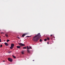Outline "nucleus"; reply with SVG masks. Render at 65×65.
Wrapping results in <instances>:
<instances>
[{
  "instance_id": "1",
  "label": "nucleus",
  "mask_w": 65,
  "mask_h": 65,
  "mask_svg": "<svg viewBox=\"0 0 65 65\" xmlns=\"http://www.w3.org/2000/svg\"><path fill=\"white\" fill-rule=\"evenodd\" d=\"M41 35H40V34L38 33L37 35L35 36L34 38H33V40L35 41H37L38 39H39V37H40Z\"/></svg>"
},
{
  "instance_id": "2",
  "label": "nucleus",
  "mask_w": 65,
  "mask_h": 65,
  "mask_svg": "<svg viewBox=\"0 0 65 65\" xmlns=\"http://www.w3.org/2000/svg\"><path fill=\"white\" fill-rule=\"evenodd\" d=\"M14 45L13 44H11V47H10V49H12Z\"/></svg>"
},
{
  "instance_id": "3",
  "label": "nucleus",
  "mask_w": 65,
  "mask_h": 65,
  "mask_svg": "<svg viewBox=\"0 0 65 65\" xmlns=\"http://www.w3.org/2000/svg\"><path fill=\"white\" fill-rule=\"evenodd\" d=\"M19 45H20L21 46H25V44H22L21 43H19Z\"/></svg>"
},
{
  "instance_id": "4",
  "label": "nucleus",
  "mask_w": 65,
  "mask_h": 65,
  "mask_svg": "<svg viewBox=\"0 0 65 65\" xmlns=\"http://www.w3.org/2000/svg\"><path fill=\"white\" fill-rule=\"evenodd\" d=\"M8 60L9 61H10V62H12V59L10 58H8Z\"/></svg>"
},
{
  "instance_id": "5",
  "label": "nucleus",
  "mask_w": 65,
  "mask_h": 65,
  "mask_svg": "<svg viewBox=\"0 0 65 65\" xmlns=\"http://www.w3.org/2000/svg\"><path fill=\"white\" fill-rule=\"evenodd\" d=\"M5 44L6 46H8V44L7 43H5Z\"/></svg>"
},
{
  "instance_id": "6",
  "label": "nucleus",
  "mask_w": 65,
  "mask_h": 65,
  "mask_svg": "<svg viewBox=\"0 0 65 65\" xmlns=\"http://www.w3.org/2000/svg\"><path fill=\"white\" fill-rule=\"evenodd\" d=\"M17 47L18 48H21V46H17Z\"/></svg>"
},
{
  "instance_id": "7",
  "label": "nucleus",
  "mask_w": 65,
  "mask_h": 65,
  "mask_svg": "<svg viewBox=\"0 0 65 65\" xmlns=\"http://www.w3.org/2000/svg\"><path fill=\"white\" fill-rule=\"evenodd\" d=\"M27 49L28 50H30V48H29V47L28 46H27Z\"/></svg>"
},
{
  "instance_id": "8",
  "label": "nucleus",
  "mask_w": 65,
  "mask_h": 65,
  "mask_svg": "<svg viewBox=\"0 0 65 65\" xmlns=\"http://www.w3.org/2000/svg\"><path fill=\"white\" fill-rule=\"evenodd\" d=\"M25 35H26V34H23V35H22V37H24V36H25Z\"/></svg>"
},
{
  "instance_id": "9",
  "label": "nucleus",
  "mask_w": 65,
  "mask_h": 65,
  "mask_svg": "<svg viewBox=\"0 0 65 65\" xmlns=\"http://www.w3.org/2000/svg\"><path fill=\"white\" fill-rule=\"evenodd\" d=\"M47 40H50V38L49 37H47Z\"/></svg>"
},
{
  "instance_id": "10",
  "label": "nucleus",
  "mask_w": 65,
  "mask_h": 65,
  "mask_svg": "<svg viewBox=\"0 0 65 65\" xmlns=\"http://www.w3.org/2000/svg\"><path fill=\"white\" fill-rule=\"evenodd\" d=\"M27 52L28 53H30V51H29V50H27Z\"/></svg>"
},
{
  "instance_id": "11",
  "label": "nucleus",
  "mask_w": 65,
  "mask_h": 65,
  "mask_svg": "<svg viewBox=\"0 0 65 65\" xmlns=\"http://www.w3.org/2000/svg\"><path fill=\"white\" fill-rule=\"evenodd\" d=\"M23 48H24V49H26L27 48L26 47H24Z\"/></svg>"
},
{
  "instance_id": "12",
  "label": "nucleus",
  "mask_w": 65,
  "mask_h": 65,
  "mask_svg": "<svg viewBox=\"0 0 65 65\" xmlns=\"http://www.w3.org/2000/svg\"><path fill=\"white\" fill-rule=\"evenodd\" d=\"M12 52L11 51H9L8 52V53H9V54H10V53H12Z\"/></svg>"
},
{
  "instance_id": "13",
  "label": "nucleus",
  "mask_w": 65,
  "mask_h": 65,
  "mask_svg": "<svg viewBox=\"0 0 65 65\" xmlns=\"http://www.w3.org/2000/svg\"><path fill=\"white\" fill-rule=\"evenodd\" d=\"M21 53L22 54H24V51H22L21 52Z\"/></svg>"
},
{
  "instance_id": "14",
  "label": "nucleus",
  "mask_w": 65,
  "mask_h": 65,
  "mask_svg": "<svg viewBox=\"0 0 65 65\" xmlns=\"http://www.w3.org/2000/svg\"><path fill=\"white\" fill-rule=\"evenodd\" d=\"M5 36H6V37H8V35H7L6 34H5Z\"/></svg>"
},
{
  "instance_id": "15",
  "label": "nucleus",
  "mask_w": 65,
  "mask_h": 65,
  "mask_svg": "<svg viewBox=\"0 0 65 65\" xmlns=\"http://www.w3.org/2000/svg\"><path fill=\"white\" fill-rule=\"evenodd\" d=\"M7 42H8V41H9V40H7Z\"/></svg>"
},
{
  "instance_id": "16",
  "label": "nucleus",
  "mask_w": 65,
  "mask_h": 65,
  "mask_svg": "<svg viewBox=\"0 0 65 65\" xmlns=\"http://www.w3.org/2000/svg\"><path fill=\"white\" fill-rule=\"evenodd\" d=\"M47 39H44V41H46Z\"/></svg>"
},
{
  "instance_id": "17",
  "label": "nucleus",
  "mask_w": 65,
  "mask_h": 65,
  "mask_svg": "<svg viewBox=\"0 0 65 65\" xmlns=\"http://www.w3.org/2000/svg\"><path fill=\"white\" fill-rule=\"evenodd\" d=\"M12 56L13 57V58H15V57L14 56H13V55H12Z\"/></svg>"
},
{
  "instance_id": "18",
  "label": "nucleus",
  "mask_w": 65,
  "mask_h": 65,
  "mask_svg": "<svg viewBox=\"0 0 65 65\" xmlns=\"http://www.w3.org/2000/svg\"><path fill=\"white\" fill-rule=\"evenodd\" d=\"M40 42H42V40H41V39H40Z\"/></svg>"
},
{
  "instance_id": "19",
  "label": "nucleus",
  "mask_w": 65,
  "mask_h": 65,
  "mask_svg": "<svg viewBox=\"0 0 65 65\" xmlns=\"http://www.w3.org/2000/svg\"><path fill=\"white\" fill-rule=\"evenodd\" d=\"M29 48H30L31 49H32V48L31 47V46H29Z\"/></svg>"
},
{
  "instance_id": "20",
  "label": "nucleus",
  "mask_w": 65,
  "mask_h": 65,
  "mask_svg": "<svg viewBox=\"0 0 65 65\" xmlns=\"http://www.w3.org/2000/svg\"><path fill=\"white\" fill-rule=\"evenodd\" d=\"M1 47H2V45H1L0 46Z\"/></svg>"
},
{
  "instance_id": "21",
  "label": "nucleus",
  "mask_w": 65,
  "mask_h": 65,
  "mask_svg": "<svg viewBox=\"0 0 65 65\" xmlns=\"http://www.w3.org/2000/svg\"><path fill=\"white\" fill-rule=\"evenodd\" d=\"M0 42H1V39H0Z\"/></svg>"
},
{
  "instance_id": "22",
  "label": "nucleus",
  "mask_w": 65,
  "mask_h": 65,
  "mask_svg": "<svg viewBox=\"0 0 65 65\" xmlns=\"http://www.w3.org/2000/svg\"><path fill=\"white\" fill-rule=\"evenodd\" d=\"M29 37V36H26V37Z\"/></svg>"
},
{
  "instance_id": "23",
  "label": "nucleus",
  "mask_w": 65,
  "mask_h": 65,
  "mask_svg": "<svg viewBox=\"0 0 65 65\" xmlns=\"http://www.w3.org/2000/svg\"><path fill=\"white\" fill-rule=\"evenodd\" d=\"M47 44H48V42H47Z\"/></svg>"
},
{
  "instance_id": "24",
  "label": "nucleus",
  "mask_w": 65,
  "mask_h": 65,
  "mask_svg": "<svg viewBox=\"0 0 65 65\" xmlns=\"http://www.w3.org/2000/svg\"><path fill=\"white\" fill-rule=\"evenodd\" d=\"M51 36H52V35H51Z\"/></svg>"
},
{
  "instance_id": "25",
  "label": "nucleus",
  "mask_w": 65,
  "mask_h": 65,
  "mask_svg": "<svg viewBox=\"0 0 65 65\" xmlns=\"http://www.w3.org/2000/svg\"><path fill=\"white\" fill-rule=\"evenodd\" d=\"M3 62H5V61H3Z\"/></svg>"
},
{
  "instance_id": "26",
  "label": "nucleus",
  "mask_w": 65,
  "mask_h": 65,
  "mask_svg": "<svg viewBox=\"0 0 65 65\" xmlns=\"http://www.w3.org/2000/svg\"><path fill=\"white\" fill-rule=\"evenodd\" d=\"M2 33H2H3V32H2V33Z\"/></svg>"
},
{
  "instance_id": "27",
  "label": "nucleus",
  "mask_w": 65,
  "mask_h": 65,
  "mask_svg": "<svg viewBox=\"0 0 65 65\" xmlns=\"http://www.w3.org/2000/svg\"><path fill=\"white\" fill-rule=\"evenodd\" d=\"M18 38H19V37H18Z\"/></svg>"
},
{
  "instance_id": "28",
  "label": "nucleus",
  "mask_w": 65,
  "mask_h": 65,
  "mask_svg": "<svg viewBox=\"0 0 65 65\" xmlns=\"http://www.w3.org/2000/svg\"><path fill=\"white\" fill-rule=\"evenodd\" d=\"M1 38V36H0V38Z\"/></svg>"
},
{
  "instance_id": "29",
  "label": "nucleus",
  "mask_w": 65,
  "mask_h": 65,
  "mask_svg": "<svg viewBox=\"0 0 65 65\" xmlns=\"http://www.w3.org/2000/svg\"><path fill=\"white\" fill-rule=\"evenodd\" d=\"M33 61H34V60H33Z\"/></svg>"
},
{
  "instance_id": "30",
  "label": "nucleus",
  "mask_w": 65,
  "mask_h": 65,
  "mask_svg": "<svg viewBox=\"0 0 65 65\" xmlns=\"http://www.w3.org/2000/svg\"><path fill=\"white\" fill-rule=\"evenodd\" d=\"M4 41H5V40H4Z\"/></svg>"
}]
</instances>
